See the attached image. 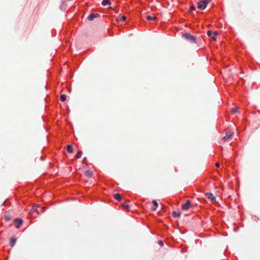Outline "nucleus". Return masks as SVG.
Segmentation results:
<instances>
[{"label":"nucleus","mask_w":260,"mask_h":260,"mask_svg":"<svg viewBox=\"0 0 260 260\" xmlns=\"http://www.w3.org/2000/svg\"><path fill=\"white\" fill-rule=\"evenodd\" d=\"M122 207L124 209H126L127 210H129V205L126 204L125 203H123V204H122Z\"/></svg>","instance_id":"obj_17"},{"label":"nucleus","mask_w":260,"mask_h":260,"mask_svg":"<svg viewBox=\"0 0 260 260\" xmlns=\"http://www.w3.org/2000/svg\"><path fill=\"white\" fill-rule=\"evenodd\" d=\"M233 135V132H228L226 133V135L223 137V139L224 141H226L232 137Z\"/></svg>","instance_id":"obj_6"},{"label":"nucleus","mask_w":260,"mask_h":260,"mask_svg":"<svg viewBox=\"0 0 260 260\" xmlns=\"http://www.w3.org/2000/svg\"><path fill=\"white\" fill-rule=\"evenodd\" d=\"M210 0H203L198 3V8L200 10H204L209 3Z\"/></svg>","instance_id":"obj_1"},{"label":"nucleus","mask_w":260,"mask_h":260,"mask_svg":"<svg viewBox=\"0 0 260 260\" xmlns=\"http://www.w3.org/2000/svg\"><path fill=\"white\" fill-rule=\"evenodd\" d=\"M14 221L16 223L15 227L16 228H18L19 226L22 223V220L20 218H15Z\"/></svg>","instance_id":"obj_5"},{"label":"nucleus","mask_w":260,"mask_h":260,"mask_svg":"<svg viewBox=\"0 0 260 260\" xmlns=\"http://www.w3.org/2000/svg\"><path fill=\"white\" fill-rule=\"evenodd\" d=\"M216 166L217 167L219 168V167H220V165H219V163H218V162H217V163H216Z\"/></svg>","instance_id":"obj_26"},{"label":"nucleus","mask_w":260,"mask_h":260,"mask_svg":"<svg viewBox=\"0 0 260 260\" xmlns=\"http://www.w3.org/2000/svg\"><path fill=\"white\" fill-rule=\"evenodd\" d=\"M183 36L192 43L195 44L197 43L196 38L189 34H185L183 35Z\"/></svg>","instance_id":"obj_2"},{"label":"nucleus","mask_w":260,"mask_h":260,"mask_svg":"<svg viewBox=\"0 0 260 260\" xmlns=\"http://www.w3.org/2000/svg\"><path fill=\"white\" fill-rule=\"evenodd\" d=\"M102 5L103 6H110L111 5V3L110 2L109 0H104L102 2Z\"/></svg>","instance_id":"obj_10"},{"label":"nucleus","mask_w":260,"mask_h":260,"mask_svg":"<svg viewBox=\"0 0 260 260\" xmlns=\"http://www.w3.org/2000/svg\"><path fill=\"white\" fill-rule=\"evenodd\" d=\"M158 244L160 246H162L164 245L163 242L162 241H158Z\"/></svg>","instance_id":"obj_23"},{"label":"nucleus","mask_w":260,"mask_h":260,"mask_svg":"<svg viewBox=\"0 0 260 260\" xmlns=\"http://www.w3.org/2000/svg\"><path fill=\"white\" fill-rule=\"evenodd\" d=\"M205 196L208 199H210L212 202H216V198L212 193L207 192L205 194Z\"/></svg>","instance_id":"obj_3"},{"label":"nucleus","mask_w":260,"mask_h":260,"mask_svg":"<svg viewBox=\"0 0 260 260\" xmlns=\"http://www.w3.org/2000/svg\"><path fill=\"white\" fill-rule=\"evenodd\" d=\"M216 36H214V35L213 36H212V40H214V41H216Z\"/></svg>","instance_id":"obj_24"},{"label":"nucleus","mask_w":260,"mask_h":260,"mask_svg":"<svg viewBox=\"0 0 260 260\" xmlns=\"http://www.w3.org/2000/svg\"><path fill=\"white\" fill-rule=\"evenodd\" d=\"M196 9L195 7L194 6H191L190 9H189V11H192L193 10H194Z\"/></svg>","instance_id":"obj_22"},{"label":"nucleus","mask_w":260,"mask_h":260,"mask_svg":"<svg viewBox=\"0 0 260 260\" xmlns=\"http://www.w3.org/2000/svg\"><path fill=\"white\" fill-rule=\"evenodd\" d=\"M16 239L14 238H11L10 240V245L11 247H13L15 244Z\"/></svg>","instance_id":"obj_8"},{"label":"nucleus","mask_w":260,"mask_h":260,"mask_svg":"<svg viewBox=\"0 0 260 260\" xmlns=\"http://www.w3.org/2000/svg\"><path fill=\"white\" fill-rule=\"evenodd\" d=\"M126 17L125 16H119L116 18V21L118 22L121 21H125L126 20Z\"/></svg>","instance_id":"obj_11"},{"label":"nucleus","mask_w":260,"mask_h":260,"mask_svg":"<svg viewBox=\"0 0 260 260\" xmlns=\"http://www.w3.org/2000/svg\"><path fill=\"white\" fill-rule=\"evenodd\" d=\"M85 175L86 176H87V177L88 178H91L92 177V175H93V173L91 171H86L85 172Z\"/></svg>","instance_id":"obj_12"},{"label":"nucleus","mask_w":260,"mask_h":260,"mask_svg":"<svg viewBox=\"0 0 260 260\" xmlns=\"http://www.w3.org/2000/svg\"><path fill=\"white\" fill-rule=\"evenodd\" d=\"M114 197L115 199H116L118 201H120L121 200V196L119 193H116L114 195Z\"/></svg>","instance_id":"obj_14"},{"label":"nucleus","mask_w":260,"mask_h":260,"mask_svg":"<svg viewBox=\"0 0 260 260\" xmlns=\"http://www.w3.org/2000/svg\"><path fill=\"white\" fill-rule=\"evenodd\" d=\"M35 211L38 213V210H35Z\"/></svg>","instance_id":"obj_27"},{"label":"nucleus","mask_w":260,"mask_h":260,"mask_svg":"<svg viewBox=\"0 0 260 260\" xmlns=\"http://www.w3.org/2000/svg\"><path fill=\"white\" fill-rule=\"evenodd\" d=\"M67 150L69 153H72L73 152V147L71 145H68L67 147Z\"/></svg>","instance_id":"obj_13"},{"label":"nucleus","mask_w":260,"mask_h":260,"mask_svg":"<svg viewBox=\"0 0 260 260\" xmlns=\"http://www.w3.org/2000/svg\"><path fill=\"white\" fill-rule=\"evenodd\" d=\"M66 99V95L65 94H61L60 95V100L61 101L64 102Z\"/></svg>","instance_id":"obj_18"},{"label":"nucleus","mask_w":260,"mask_h":260,"mask_svg":"<svg viewBox=\"0 0 260 260\" xmlns=\"http://www.w3.org/2000/svg\"><path fill=\"white\" fill-rule=\"evenodd\" d=\"M214 36H217L218 35V32L217 31H215L213 32Z\"/></svg>","instance_id":"obj_25"},{"label":"nucleus","mask_w":260,"mask_h":260,"mask_svg":"<svg viewBox=\"0 0 260 260\" xmlns=\"http://www.w3.org/2000/svg\"><path fill=\"white\" fill-rule=\"evenodd\" d=\"M173 215L174 217H179L181 215V212H177L176 211H174L173 212Z\"/></svg>","instance_id":"obj_15"},{"label":"nucleus","mask_w":260,"mask_h":260,"mask_svg":"<svg viewBox=\"0 0 260 260\" xmlns=\"http://www.w3.org/2000/svg\"><path fill=\"white\" fill-rule=\"evenodd\" d=\"M152 203L154 205V207L151 208L152 210L155 211L156 210V208H157L158 204L156 200H153Z\"/></svg>","instance_id":"obj_9"},{"label":"nucleus","mask_w":260,"mask_h":260,"mask_svg":"<svg viewBox=\"0 0 260 260\" xmlns=\"http://www.w3.org/2000/svg\"><path fill=\"white\" fill-rule=\"evenodd\" d=\"M212 34H213V32L211 30H209L207 31V35L208 36H211Z\"/></svg>","instance_id":"obj_21"},{"label":"nucleus","mask_w":260,"mask_h":260,"mask_svg":"<svg viewBox=\"0 0 260 260\" xmlns=\"http://www.w3.org/2000/svg\"><path fill=\"white\" fill-rule=\"evenodd\" d=\"M146 19L148 20H156L157 19V17H152V16H147L146 17Z\"/></svg>","instance_id":"obj_16"},{"label":"nucleus","mask_w":260,"mask_h":260,"mask_svg":"<svg viewBox=\"0 0 260 260\" xmlns=\"http://www.w3.org/2000/svg\"><path fill=\"white\" fill-rule=\"evenodd\" d=\"M191 205V202L190 200H187L185 204L182 205V209L184 210H188Z\"/></svg>","instance_id":"obj_4"},{"label":"nucleus","mask_w":260,"mask_h":260,"mask_svg":"<svg viewBox=\"0 0 260 260\" xmlns=\"http://www.w3.org/2000/svg\"><path fill=\"white\" fill-rule=\"evenodd\" d=\"M100 17V15L98 14H94V13H92V14H90L89 15V16H88V19L89 20V21H92L93 20V19L94 18H96V17Z\"/></svg>","instance_id":"obj_7"},{"label":"nucleus","mask_w":260,"mask_h":260,"mask_svg":"<svg viewBox=\"0 0 260 260\" xmlns=\"http://www.w3.org/2000/svg\"><path fill=\"white\" fill-rule=\"evenodd\" d=\"M82 152L81 151H78V152L76 154V157L77 158H80L82 155Z\"/></svg>","instance_id":"obj_19"},{"label":"nucleus","mask_w":260,"mask_h":260,"mask_svg":"<svg viewBox=\"0 0 260 260\" xmlns=\"http://www.w3.org/2000/svg\"><path fill=\"white\" fill-rule=\"evenodd\" d=\"M238 111V107H235V108H234L232 110V113H235L236 112H237Z\"/></svg>","instance_id":"obj_20"}]
</instances>
